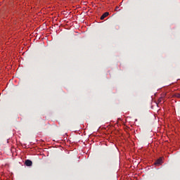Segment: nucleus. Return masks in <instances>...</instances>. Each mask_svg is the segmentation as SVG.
Here are the masks:
<instances>
[{
  "label": "nucleus",
  "mask_w": 180,
  "mask_h": 180,
  "mask_svg": "<svg viewBox=\"0 0 180 180\" xmlns=\"http://www.w3.org/2000/svg\"><path fill=\"white\" fill-rule=\"evenodd\" d=\"M162 157L160 158L155 162V165H161L162 164Z\"/></svg>",
  "instance_id": "1"
},
{
  "label": "nucleus",
  "mask_w": 180,
  "mask_h": 180,
  "mask_svg": "<svg viewBox=\"0 0 180 180\" xmlns=\"http://www.w3.org/2000/svg\"><path fill=\"white\" fill-rule=\"evenodd\" d=\"M162 95L164 96H166L167 98H174V96L172 94H168V93H163Z\"/></svg>",
  "instance_id": "2"
},
{
  "label": "nucleus",
  "mask_w": 180,
  "mask_h": 180,
  "mask_svg": "<svg viewBox=\"0 0 180 180\" xmlns=\"http://www.w3.org/2000/svg\"><path fill=\"white\" fill-rule=\"evenodd\" d=\"M25 165H26L27 167H32V160H27L25 161Z\"/></svg>",
  "instance_id": "3"
},
{
  "label": "nucleus",
  "mask_w": 180,
  "mask_h": 180,
  "mask_svg": "<svg viewBox=\"0 0 180 180\" xmlns=\"http://www.w3.org/2000/svg\"><path fill=\"white\" fill-rule=\"evenodd\" d=\"M107 16H109V13L108 12H105L104 13L101 17V20H103V19H105V18H107Z\"/></svg>",
  "instance_id": "4"
},
{
  "label": "nucleus",
  "mask_w": 180,
  "mask_h": 180,
  "mask_svg": "<svg viewBox=\"0 0 180 180\" xmlns=\"http://www.w3.org/2000/svg\"><path fill=\"white\" fill-rule=\"evenodd\" d=\"M164 102H165V98L164 97H160L158 100V103H164Z\"/></svg>",
  "instance_id": "5"
}]
</instances>
